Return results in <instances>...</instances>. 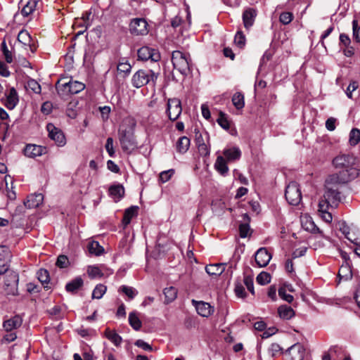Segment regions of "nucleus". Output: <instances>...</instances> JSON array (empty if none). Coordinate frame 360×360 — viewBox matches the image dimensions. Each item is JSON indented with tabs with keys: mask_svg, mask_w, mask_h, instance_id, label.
Segmentation results:
<instances>
[{
	"mask_svg": "<svg viewBox=\"0 0 360 360\" xmlns=\"http://www.w3.org/2000/svg\"><path fill=\"white\" fill-rule=\"evenodd\" d=\"M224 155L229 161L239 160L241 156V151L238 147H233L224 149Z\"/></svg>",
	"mask_w": 360,
	"mask_h": 360,
	"instance_id": "nucleus-28",
	"label": "nucleus"
},
{
	"mask_svg": "<svg viewBox=\"0 0 360 360\" xmlns=\"http://www.w3.org/2000/svg\"><path fill=\"white\" fill-rule=\"evenodd\" d=\"M85 88V85L77 81L70 80L68 82L60 84L57 89L58 91H62L65 94L68 93L75 94L82 91Z\"/></svg>",
	"mask_w": 360,
	"mask_h": 360,
	"instance_id": "nucleus-12",
	"label": "nucleus"
},
{
	"mask_svg": "<svg viewBox=\"0 0 360 360\" xmlns=\"http://www.w3.org/2000/svg\"><path fill=\"white\" fill-rule=\"evenodd\" d=\"M27 87H28V89L32 90L35 94H40L41 93V86L34 79H30L27 82Z\"/></svg>",
	"mask_w": 360,
	"mask_h": 360,
	"instance_id": "nucleus-51",
	"label": "nucleus"
},
{
	"mask_svg": "<svg viewBox=\"0 0 360 360\" xmlns=\"http://www.w3.org/2000/svg\"><path fill=\"white\" fill-rule=\"evenodd\" d=\"M46 153L47 149L46 147L35 144H27L23 150L24 155L30 158H35Z\"/></svg>",
	"mask_w": 360,
	"mask_h": 360,
	"instance_id": "nucleus-15",
	"label": "nucleus"
},
{
	"mask_svg": "<svg viewBox=\"0 0 360 360\" xmlns=\"http://www.w3.org/2000/svg\"><path fill=\"white\" fill-rule=\"evenodd\" d=\"M158 75L151 70H139L132 76V86L137 89L141 88L148 84L150 81L155 82L158 78Z\"/></svg>",
	"mask_w": 360,
	"mask_h": 360,
	"instance_id": "nucleus-3",
	"label": "nucleus"
},
{
	"mask_svg": "<svg viewBox=\"0 0 360 360\" xmlns=\"http://www.w3.org/2000/svg\"><path fill=\"white\" fill-rule=\"evenodd\" d=\"M257 282L260 285H266L270 283L271 281V276L269 273H266L265 271L261 272L257 276Z\"/></svg>",
	"mask_w": 360,
	"mask_h": 360,
	"instance_id": "nucleus-46",
	"label": "nucleus"
},
{
	"mask_svg": "<svg viewBox=\"0 0 360 360\" xmlns=\"http://www.w3.org/2000/svg\"><path fill=\"white\" fill-rule=\"evenodd\" d=\"M18 41L21 43L25 49L29 47L32 52L35 51V48L33 46L32 39L30 33L25 30H22L18 35Z\"/></svg>",
	"mask_w": 360,
	"mask_h": 360,
	"instance_id": "nucleus-20",
	"label": "nucleus"
},
{
	"mask_svg": "<svg viewBox=\"0 0 360 360\" xmlns=\"http://www.w3.org/2000/svg\"><path fill=\"white\" fill-rule=\"evenodd\" d=\"M352 30L354 39L356 42H360V26H359L356 20L352 21Z\"/></svg>",
	"mask_w": 360,
	"mask_h": 360,
	"instance_id": "nucleus-53",
	"label": "nucleus"
},
{
	"mask_svg": "<svg viewBox=\"0 0 360 360\" xmlns=\"http://www.w3.org/2000/svg\"><path fill=\"white\" fill-rule=\"evenodd\" d=\"M351 44V39L349 37L345 34L342 33L340 35V46L342 48V46H348Z\"/></svg>",
	"mask_w": 360,
	"mask_h": 360,
	"instance_id": "nucleus-57",
	"label": "nucleus"
},
{
	"mask_svg": "<svg viewBox=\"0 0 360 360\" xmlns=\"http://www.w3.org/2000/svg\"><path fill=\"white\" fill-rule=\"evenodd\" d=\"M87 274L91 278H101L103 276L102 270L98 266H88Z\"/></svg>",
	"mask_w": 360,
	"mask_h": 360,
	"instance_id": "nucleus-39",
	"label": "nucleus"
},
{
	"mask_svg": "<svg viewBox=\"0 0 360 360\" xmlns=\"http://www.w3.org/2000/svg\"><path fill=\"white\" fill-rule=\"evenodd\" d=\"M131 66L127 60L120 62L117 67V72L123 73L124 75H128L131 72Z\"/></svg>",
	"mask_w": 360,
	"mask_h": 360,
	"instance_id": "nucleus-44",
	"label": "nucleus"
},
{
	"mask_svg": "<svg viewBox=\"0 0 360 360\" xmlns=\"http://www.w3.org/2000/svg\"><path fill=\"white\" fill-rule=\"evenodd\" d=\"M174 174L173 169L162 172L160 174V179L162 183L168 181Z\"/></svg>",
	"mask_w": 360,
	"mask_h": 360,
	"instance_id": "nucleus-58",
	"label": "nucleus"
},
{
	"mask_svg": "<svg viewBox=\"0 0 360 360\" xmlns=\"http://www.w3.org/2000/svg\"><path fill=\"white\" fill-rule=\"evenodd\" d=\"M304 354L305 349L300 343H296L291 346L286 352L288 360H303Z\"/></svg>",
	"mask_w": 360,
	"mask_h": 360,
	"instance_id": "nucleus-16",
	"label": "nucleus"
},
{
	"mask_svg": "<svg viewBox=\"0 0 360 360\" xmlns=\"http://www.w3.org/2000/svg\"><path fill=\"white\" fill-rule=\"evenodd\" d=\"M192 304L198 314L202 317H209L214 312V308L207 302L193 300Z\"/></svg>",
	"mask_w": 360,
	"mask_h": 360,
	"instance_id": "nucleus-17",
	"label": "nucleus"
},
{
	"mask_svg": "<svg viewBox=\"0 0 360 360\" xmlns=\"http://www.w3.org/2000/svg\"><path fill=\"white\" fill-rule=\"evenodd\" d=\"M243 283L248 288V290L252 294H255L253 278L251 276H245L243 279Z\"/></svg>",
	"mask_w": 360,
	"mask_h": 360,
	"instance_id": "nucleus-52",
	"label": "nucleus"
},
{
	"mask_svg": "<svg viewBox=\"0 0 360 360\" xmlns=\"http://www.w3.org/2000/svg\"><path fill=\"white\" fill-rule=\"evenodd\" d=\"M120 291L124 293L129 299H134L138 294V292L132 287L122 285L120 288Z\"/></svg>",
	"mask_w": 360,
	"mask_h": 360,
	"instance_id": "nucleus-45",
	"label": "nucleus"
},
{
	"mask_svg": "<svg viewBox=\"0 0 360 360\" xmlns=\"http://www.w3.org/2000/svg\"><path fill=\"white\" fill-rule=\"evenodd\" d=\"M43 199L44 196L41 193L32 194L27 197L25 205L28 208L37 207L42 203Z\"/></svg>",
	"mask_w": 360,
	"mask_h": 360,
	"instance_id": "nucleus-25",
	"label": "nucleus"
},
{
	"mask_svg": "<svg viewBox=\"0 0 360 360\" xmlns=\"http://www.w3.org/2000/svg\"><path fill=\"white\" fill-rule=\"evenodd\" d=\"M20 3L23 5L21 14L24 17H27L31 15L36 9L38 4L37 0H21Z\"/></svg>",
	"mask_w": 360,
	"mask_h": 360,
	"instance_id": "nucleus-21",
	"label": "nucleus"
},
{
	"mask_svg": "<svg viewBox=\"0 0 360 360\" xmlns=\"http://www.w3.org/2000/svg\"><path fill=\"white\" fill-rule=\"evenodd\" d=\"M195 143L200 155L208 156L210 155V149L207 133L202 134L199 131H195Z\"/></svg>",
	"mask_w": 360,
	"mask_h": 360,
	"instance_id": "nucleus-9",
	"label": "nucleus"
},
{
	"mask_svg": "<svg viewBox=\"0 0 360 360\" xmlns=\"http://www.w3.org/2000/svg\"><path fill=\"white\" fill-rule=\"evenodd\" d=\"M18 101V93L14 87H11L6 95L5 105L8 109L13 110L17 105Z\"/></svg>",
	"mask_w": 360,
	"mask_h": 360,
	"instance_id": "nucleus-22",
	"label": "nucleus"
},
{
	"mask_svg": "<svg viewBox=\"0 0 360 360\" xmlns=\"http://www.w3.org/2000/svg\"><path fill=\"white\" fill-rule=\"evenodd\" d=\"M250 231V226L247 224H241L239 226L240 236L241 238H245L248 235Z\"/></svg>",
	"mask_w": 360,
	"mask_h": 360,
	"instance_id": "nucleus-61",
	"label": "nucleus"
},
{
	"mask_svg": "<svg viewBox=\"0 0 360 360\" xmlns=\"http://www.w3.org/2000/svg\"><path fill=\"white\" fill-rule=\"evenodd\" d=\"M49 138L53 140L58 146H63L66 143L65 137L63 131L56 127L53 124L49 123L46 126Z\"/></svg>",
	"mask_w": 360,
	"mask_h": 360,
	"instance_id": "nucleus-13",
	"label": "nucleus"
},
{
	"mask_svg": "<svg viewBox=\"0 0 360 360\" xmlns=\"http://www.w3.org/2000/svg\"><path fill=\"white\" fill-rule=\"evenodd\" d=\"M83 285V280L78 277L75 279L72 280L70 283H67L65 286V289L68 292H75L78 289H79Z\"/></svg>",
	"mask_w": 360,
	"mask_h": 360,
	"instance_id": "nucleus-36",
	"label": "nucleus"
},
{
	"mask_svg": "<svg viewBox=\"0 0 360 360\" xmlns=\"http://www.w3.org/2000/svg\"><path fill=\"white\" fill-rule=\"evenodd\" d=\"M69 264L68 258L65 255L58 256L56 261V266L60 268H65Z\"/></svg>",
	"mask_w": 360,
	"mask_h": 360,
	"instance_id": "nucleus-55",
	"label": "nucleus"
},
{
	"mask_svg": "<svg viewBox=\"0 0 360 360\" xmlns=\"http://www.w3.org/2000/svg\"><path fill=\"white\" fill-rule=\"evenodd\" d=\"M285 197L289 204L298 205L302 200L301 191L295 181L290 182L285 188Z\"/></svg>",
	"mask_w": 360,
	"mask_h": 360,
	"instance_id": "nucleus-6",
	"label": "nucleus"
},
{
	"mask_svg": "<svg viewBox=\"0 0 360 360\" xmlns=\"http://www.w3.org/2000/svg\"><path fill=\"white\" fill-rule=\"evenodd\" d=\"M75 106V103H70L68 105V108L66 110L67 115L70 118H75L77 116V111L73 109Z\"/></svg>",
	"mask_w": 360,
	"mask_h": 360,
	"instance_id": "nucleus-62",
	"label": "nucleus"
},
{
	"mask_svg": "<svg viewBox=\"0 0 360 360\" xmlns=\"http://www.w3.org/2000/svg\"><path fill=\"white\" fill-rule=\"evenodd\" d=\"M278 313L281 319L288 320L294 316L295 311L291 307L281 305L278 309Z\"/></svg>",
	"mask_w": 360,
	"mask_h": 360,
	"instance_id": "nucleus-32",
	"label": "nucleus"
},
{
	"mask_svg": "<svg viewBox=\"0 0 360 360\" xmlns=\"http://www.w3.org/2000/svg\"><path fill=\"white\" fill-rule=\"evenodd\" d=\"M271 259V255L269 252L266 248H259L255 255V259L257 265L259 267L266 266Z\"/></svg>",
	"mask_w": 360,
	"mask_h": 360,
	"instance_id": "nucleus-18",
	"label": "nucleus"
},
{
	"mask_svg": "<svg viewBox=\"0 0 360 360\" xmlns=\"http://www.w3.org/2000/svg\"><path fill=\"white\" fill-rule=\"evenodd\" d=\"M119 141L122 150L131 153L136 148V143L134 134L130 129L121 127L119 129Z\"/></svg>",
	"mask_w": 360,
	"mask_h": 360,
	"instance_id": "nucleus-5",
	"label": "nucleus"
},
{
	"mask_svg": "<svg viewBox=\"0 0 360 360\" xmlns=\"http://www.w3.org/2000/svg\"><path fill=\"white\" fill-rule=\"evenodd\" d=\"M138 210V206H131L130 207L125 210L122 219V223L124 226H127L128 224H129L131 219L137 215Z\"/></svg>",
	"mask_w": 360,
	"mask_h": 360,
	"instance_id": "nucleus-29",
	"label": "nucleus"
},
{
	"mask_svg": "<svg viewBox=\"0 0 360 360\" xmlns=\"http://www.w3.org/2000/svg\"><path fill=\"white\" fill-rule=\"evenodd\" d=\"M164 295L165 297V302L169 303L174 301L177 295V290L174 287L166 288L164 290Z\"/></svg>",
	"mask_w": 360,
	"mask_h": 360,
	"instance_id": "nucleus-38",
	"label": "nucleus"
},
{
	"mask_svg": "<svg viewBox=\"0 0 360 360\" xmlns=\"http://www.w3.org/2000/svg\"><path fill=\"white\" fill-rule=\"evenodd\" d=\"M138 58L141 60H151L153 62H158L161 57L158 49L143 46L138 50Z\"/></svg>",
	"mask_w": 360,
	"mask_h": 360,
	"instance_id": "nucleus-10",
	"label": "nucleus"
},
{
	"mask_svg": "<svg viewBox=\"0 0 360 360\" xmlns=\"http://www.w3.org/2000/svg\"><path fill=\"white\" fill-rule=\"evenodd\" d=\"M107 288L103 284H98L93 290L92 298L101 299L105 293Z\"/></svg>",
	"mask_w": 360,
	"mask_h": 360,
	"instance_id": "nucleus-40",
	"label": "nucleus"
},
{
	"mask_svg": "<svg viewBox=\"0 0 360 360\" xmlns=\"http://www.w3.org/2000/svg\"><path fill=\"white\" fill-rule=\"evenodd\" d=\"M105 149L110 157H113L115 155V150L113 148V139L111 137L107 139L105 143Z\"/></svg>",
	"mask_w": 360,
	"mask_h": 360,
	"instance_id": "nucleus-56",
	"label": "nucleus"
},
{
	"mask_svg": "<svg viewBox=\"0 0 360 360\" xmlns=\"http://www.w3.org/2000/svg\"><path fill=\"white\" fill-rule=\"evenodd\" d=\"M225 263H217L207 265L205 267L206 272L210 276H220L225 270Z\"/></svg>",
	"mask_w": 360,
	"mask_h": 360,
	"instance_id": "nucleus-24",
	"label": "nucleus"
},
{
	"mask_svg": "<svg viewBox=\"0 0 360 360\" xmlns=\"http://www.w3.org/2000/svg\"><path fill=\"white\" fill-rule=\"evenodd\" d=\"M50 314L51 315L56 316V319H61L63 317L61 315V308L59 306H54L51 309Z\"/></svg>",
	"mask_w": 360,
	"mask_h": 360,
	"instance_id": "nucleus-63",
	"label": "nucleus"
},
{
	"mask_svg": "<svg viewBox=\"0 0 360 360\" xmlns=\"http://www.w3.org/2000/svg\"><path fill=\"white\" fill-rule=\"evenodd\" d=\"M1 50L5 57V60L8 63H11L13 60V54L11 51H10L6 45V41L4 40L1 43Z\"/></svg>",
	"mask_w": 360,
	"mask_h": 360,
	"instance_id": "nucleus-41",
	"label": "nucleus"
},
{
	"mask_svg": "<svg viewBox=\"0 0 360 360\" xmlns=\"http://www.w3.org/2000/svg\"><path fill=\"white\" fill-rule=\"evenodd\" d=\"M257 12L253 8H248L245 10L243 13V21L244 26L246 29H249L252 26L255 22Z\"/></svg>",
	"mask_w": 360,
	"mask_h": 360,
	"instance_id": "nucleus-23",
	"label": "nucleus"
},
{
	"mask_svg": "<svg viewBox=\"0 0 360 360\" xmlns=\"http://www.w3.org/2000/svg\"><path fill=\"white\" fill-rule=\"evenodd\" d=\"M293 19V15L290 12H283L280 15L279 20L283 25L289 24Z\"/></svg>",
	"mask_w": 360,
	"mask_h": 360,
	"instance_id": "nucleus-50",
	"label": "nucleus"
},
{
	"mask_svg": "<svg viewBox=\"0 0 360 360\" xmlns=\"http://www.w3.org/2000/svg\"><path fill=\"white\" fill-rule=\"evenodd\" d=\"M134 345L146 351H152L153 349L152 347L149 344L141 339L137 340L134 342Z\"/></svg>",
	"mask_w": 360,
	"mask_h": 360,
	"instance_id": "nucleus-59",
	"label": "nucleus"
},
{
	"mask_svg": "<svg viewBox=\"0 0 360 360\" xmlns=\"http://www.w3.org/2000/svg\"><path fill=\"white\" fill-rule=\"evenodd\" d=\"M0 75L3 77H7L10 75V71L7 65L0 60Z\"/></svg>",
	"mask_w": 360,
	"mask_h": 360,
	"instance_id": "nucleus-64",
	"label": "nucleus"
},
{
	"mask_svg": "<svg viewBox=\"0 0 360 360\" xmlns=\"http://www.w3.org/2000/svg\"><path fill=\"white\" fill-rule=\"evenodd\" d=\"M232 103L237 109H242L245 105L243 94L240 92L234 94L232 97Z\"/></svg>",
	"mask_w": 360,
	"mask_h": 360,
	"instance_id": "nucleus-37",
	"label": "nucleus"
},
{
	"mask_svg": "<svg viewBox=\"0 0 360 360\" xmlns=\"http://www.w3.org/2000/svg\"><path fill=\"white\" fill-rule=\"evenodd\" d=\"M182 107L181 101L178 98H169L167 103L166 112L172 121L176 120L181 115Z\"/></svg>",
	"mask_w": 360,
	"mask_h": 360,
	"instance_id": "nucleus-7",
	"label": "nucleus"
},
{
	"mask_svg": "<svg viewBox=\"0 0 360 360\" xmlns=\"http://www.w3.org/2000/svg\"><path fill=\"white\" fill-rule=\"evenodd\" d=\"M109 195L115 200H120L124 195V188L122 185H112L109 188Z\"/></svg>",
	"mask_w": 360,
	"mask_h": 360,
	"instance_id": "nucleus-27",
	"label": "nucleus"
},
{
	"mask_svg": "<svg viewBox=\"0 0 360 360\" xmlns=\"http://www.w3.org/2000/svg\"><path fill=\"white\" fill-rule=\"evenodd\" d=\"M129 323L135 330H139L142 326V323L136 311L130 312L129 314Z\"/></svg>",
	"mask_w": 360,
	"mask_h": 360,
	"instance_id": "nucleus-33",
	"label": "nucleus"
},
{
	"mask_svg": "<svg viewBox=\"0 0 360 360\" xmlns=\"http://www.w3.org/2000/svg\"><path fill=\"white\" fill-rule=\"evenodd\" d=\"M22 323V318L18 316H14L3 322V328L7 332L18 328Z\"/></svg>",
	"mask_w": 360,
	"mask_h": 360,
	"instance_id": "nucleus-19",
	"label": "nucleus"
},
{
	"mask_svg": "<svg viewBox=\"0 0 360 360\" xmlns=\"http://www.w3.org/2000/svg\"><path fill=\"white\" fill-rule=\"evenodd\" d=\"M129 30L134 35H146L148 32V23L143 18L133 19L129 25Z\"/></svg>",
	"mask_w": 360,
	"mask_h": 360,
	"instance_id": "nucleus-11",
	"label": "nucleus"
},
{
	"mask_svg": "<svg viewBox=\"0 0 360 360\" xmlns=\"http://www.w3.org/2000/svg\"><path fill=\"white\" fill-rule=\"evenodd\" d=\"M11 257L9 248L5 245H0V274H4L8 270Z\"/></svg>",
	"mask_w": 360,
	"mask_h": 360,
	"instance_id": "nucleus-14",
	"label": "nucleus"
},
{
	"mask_svg": "<svg viewBox=\"0 0 360 360\" xmlns=\"http://www.w3.org/2000/svg\"><path fill=\"white\" fill-rule=\"evenodd\" d=\"M190 146V139L187 136H181L176 142V150L179 153H186Z\"/></svg>",
	"mask_w": 360,
	"mask_h": 360,
	"instance_id": "nucleus-35",
	"label": "nucleus"
},
{
	"mask_svg": "<svg viewBox=\"0 0 360 360\" xmlns=\"http://www.w3.org/2000/svg\"><path fill=\"white\" fill-rule=\"evenodd\" d=\"M278 295L281 299L290 303L293 300V296L288 294L285 288H280L278 290Z\"/></svg>",
	"mask_w": 360,
	"mask_h": 360,
	"instance_id": "nucleus-54",
	"label": "nucleus"
},
{
	"mask_svg": "<svg viewBox=\"0 0 360 360\" xmlns=\"http://www.w3.org/2000/svg\"><path fill=\"white\" fill-rule=\"evenodd\" d=\"M301 221L302 226L305 230L311 231L312 233L318 232L319 233H322L319 229L316 227V226L314 224L311 217L308 216H304L302 218Z\"/></svg>",
	"mask_w": 360,
	"mask_h": 360,
	"instance_id": "nucleus-30",
	"label": "nucleus"
},
{
	"mask_svg": "<svg viewBox=\"0 0 360 360\" xmlns=\"http://www.w3.org/2000/svg\"><path fill=\"white\" fill-rule=\"evenodd\" d=\"M360 141V131L358 129H352L349 133V143L355 146Z\"/></svg>",
	"mask_w": 360,
	"mask_h": 360,
	"instance_id": "nucleus-43",
	"label": "nucleus"
},
{
	"mask_svg": "<svg viewBox=\"0 0 360 360\" xmlns=\"http://www.w3.org/2000/svg\"><path fill=\"white\" fill-rule=\"evenodd\" d=\"M234 291H235L236 295L238 297L245 298L246 297V292L245 290V288H244L243 283L240 282L236 283Z\"/></svg>",
	"mask_w": 360,
	"mask_h": 360,
	"instance_id": "nucleus-48",
	"label": "nucleus"
},
{
	"mask_svg": "<svg viewBox=\"0 0 360 360\" xmlns=\"http://www.w3.org/2000/svg\"><path fill=\"white\" fill-rule=\"evenodd\" d=\"M19 277L16 272H11L4 277V290L8 295H15L18 291Z\"/></svg>",
	"mask_w": 360,
	"mask_h": 360,
	"instance_id": "nucleus-8",
	"label": "nucleus"
},
{
	"mask_svg": "<svg viewBox=\"0 0 360 360\" xmlns=\"http://www.w3.org/2000/svg\"><path fill=\"white\" fill-rule=\"evenodd\" d=\"M245 37L242 31H238L234 37V43L239 48L242 49L245 45Z\"/></svg>",
	"mask_w": 360,
	"mask_h": 360,
	"instance_id": "nucleus-42",
	"label": "nucleus"
},
{
	"mask_svg": "<svg viewBox=\"0 0 360 360\" xmlns=\"http://www.w3.org/2000/svg\"><path fill=\"white\" fill-rule=\"evenodd\" d=\"M214 168L221 175H225L229 172L226 161L222 156L217 157L214 163Z\"/></svg>",
	"mask_w": 360,
	"mask_h": 360,
	"instance_id": "nucleus-31",
	"label": "nucleus"
},
{
	"mask_svg": "<svg viewBox=\"0 0 360 360\" xmlns=\"http://www.w3.org/2000/svg\"><path fill=\"white\" fill-rule=\"evenodd\" d=\"M103 335L117 347L120 346L122 342V337L115 330H110L109 328L105 330Z\"/></svg>",
	"mask_w": 360,
	"mask_h": 360,
	"instance_id": "nucleus-26",
	"label": "nucleus"
},
{
	"mask_svg": "<svg viewBox=\"0 0 360 360\" xmlns=\"http://www.w3.org/2000/svg\"><path fill=\"white\" fill-rule=\"evenodd\" d=\"M333 165L336 169H340L337 175L341 181L348 182L360 174V169L354 167L355 158L350 155H340L333 160Z\"/></svg>",
	"mask_w": 360,
	"mask_h": 360,
	"instance_id": "nucleus-2",
	"label": "nucleus"
},
{
	"mask_svg": "<svg viewBox=\"0 0 360 360\" xmlns=\"http://www.w3.org/2000/svg\"><path fill=\"white\" fill-rule=\"evenodd\" d=\"M87 249L91 255L99 256L104 252L103 248L97 241H91L88 243Z\"/></svg>",
	"mask_w": 360,
	"mask_h": 360,
	"instance_id": "nucleus-34",
	"label": "nucleus"
},
{
	"mask_svg": "<svg viewBox=\"0 0 360 360\" xmlns=\"http://www.w3.org/2000/svg\"><path fill=\"white\" fill-rule=\"evenodd\" d=\"M358 83L355 81L352 82L347 88L346 94L347 96L349 98H352V92L355 91L358 88Z\"/></svg>",
	"mask_w": 360,
	"mask_h": 360,
	"instance_id": "nucleus-60",
	"label": "nucleus"
},
{
	"mask_svg": "<svg viewBox=\"0 0 360 360\" xmlns=\"http://www.w3.org/2000/svg\"><path fill=\"white\" fill-rule=\"evenodd\" d=\"M217 122L224 129H229L230 127L229 121L228 120L226 115L222 112H219Z\"/></svg>",
	"mask_w": 360,
	"mask_h": 360,
	"instance_id": "nucleus-47",
	"label": "nucleus"
},
{
	"mask_svg": "<svg viewBox=\"0 0 360 360\" xmlns=\"http://www.w3.org/2000/svg\"><path fill=\"white\" fill-rule=\"evenodd\" d=\"M341 181L337 175H329L325 182V193L319 202V212L327 223L331 222L333 217L328 212L330 207H336L340 201V186L346 184Z\"/></svg>",
	"mask_w": 360,
	"mask_h": 360,
	"instance_id": "nucleus-1",
	"label": "nucleus"
},
{
	"mask_svg": "<svg viewBox=\"0 0 360 360\" xmlns=\"http://www.w3.org/2000/svg\"><path fill=\"white\" fill-rule=\"evenodd\" d=\"M37 277L41 283H48L49 281V274L47 270L41 269L37 271Z\"/></svg>",
	"mask_w": 360,
	"mask_h": 360,
	"instance_id": "nucleus-49",
	"label": "nucleus"
},
{
	"mask_svg": "<svg viewBox=\"0 0 360 360\" xmlns=\"http://www.w3.org/2000/svg\"><path fill=\"white\" fill-rule=\"evenodd\" d=\"M190 56L180 51H174L172 53V62L175 69L186 75L190 70Z\"/></svg>",
	"mask_w": 360,
	"mask_h": 360,
	"instance_id": "nucleus-4",
	"label": "nucleus"
}]
</instances>
